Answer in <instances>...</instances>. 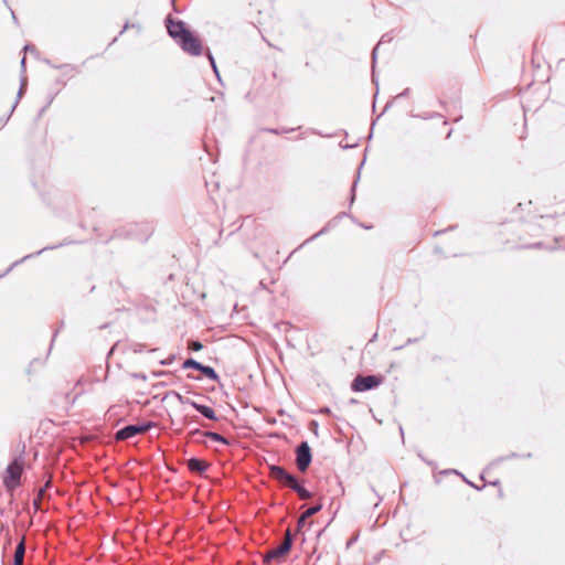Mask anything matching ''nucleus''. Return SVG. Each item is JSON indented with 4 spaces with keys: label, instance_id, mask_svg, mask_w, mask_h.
I'll list each match as a JSON object with an SVG mask.
<instances>
[{
    "label": "nucleus",
    "instance_id": "obj_1",
    "mask_svg": "<svg viewBox=\"0 0 565 565\" xmlns=\"http://www.w3.org/2000/svg\"><path fill=\"white\" fill-rule=\"evenodd\" d=\"M25 444H21V449L9 462L3 476V484L9 492H13L21 484V476L24 470Z\"/></svg>",
    "mask_w": 565,
    "mask_h": 565
},
{
    "label": "nucleus",
    "instance_id": "obj_2",
    "mask_svg": "<svg viewBox=\"0 0 565 565\" xmlns=\"http://www.w3.org/2000/svg\"><path fill=\"white\" fill-rule=\"evenodd\" d=\"M269 476L271 479L277 481L281 488H290L296 493L300 492L302 488H305L303 479L298 478L281 466L270 465Z\"/></svg>",
    "mask_w": 565,
    "mask_h": 565
},
{
    "label": "nucleus",
    "instance_id": "obj_3",
    "mask_svg": "<svg viewBox=\"0 0 565 565\" xmlns=\"http://www.w3.org/2000/svg\"><path fill=\"white\" fill-rule=\"evenodd\" d=\"M152 232L153 226L149 222L130 223L124 228L116 230L114 237H127L146 242L151 236Z\"/></svg>",
    "mask_w": 565,
    "mask_h": 565
},
{
    "label": "nucleus",
    "instance_id": "obj_4",
    "mask_svg": "<svg viewBox=\"0 0 565 565\" xmlns=\"http://www.w3.org/2000/svg\"><path fill=\"white\" fill-rule=\"evenodd\" d=\"M383 381L384 376L381 374L356 375L352 380L350 387L353 392L362 393L379 387Z\"/></svg>",
    "mask_w": 565,
    "mask_h": 565
},
{
    "label": "nucleus",
    "instance_id": "obj_5",
    "mask_svg": "<svg viewBox=\"0 0 565 565\" xmlns=\"http://www.w3.org/2000/svg\"><path fill=\"white\" fill-rule=\"evenodd\" d=\"M154 425L156 424L151 420L142 422L140 424L126 425L125 427L118 429L115 433V439L117 441L128 440L130 438H134L138 434H142L150 430L152 427H154Z\"/></svg>",
    "mask_w": 565,
    "mask_h": 565
},
{
    "label": "nucleus",
    "instance_id": "obj_6",
    "mask_svg": "<svg viewBox=\"0 0 565 565\" xmlns=\"http://www.w3.org/2000/svg\"><path fill=\"white\" fill-rule=\"evenodd\" d=\"M292 536L289 530L286 532L285 541L276 547L269 548L264 555V564L269 565L273 561L284 558L291 550Z\"/></svg>",
    "mask_w": 565,
    "mask_h": 565
},
{
    "label": "nucleus",
    "instance_id": "obj_7",
    "mask_svg": "<svg viewBox=\"0 0 565 565\" xmlns=\"http://www.w3.org/2000/svg\"><path fill=\"white\" fill-rule=\"evenodd\" d=\"M177 44L192 56H200L203 52L202 41L191 30Z\"/></svg>",
    "mask_w": 565,
    "mask_h": 565
},
{
    "label": "nucleus",
    "instance_id": "obj_8",
    "mask_svg": "<svg viewBox=\"0 0 565 565\" xmlns=\"http://www.w3.org/2000/svg\"><path fill=\"white\" fill-rule=\"evenodd\" d=\"M296 466L300 472H306L312 461V452L308 441L303 440L296 447Z\"/></svg>",
    "mask_w": 565,
    "mask_h": 565
},
{
    "label": "nucleus",
    "instance_id": "obj_9",
    "mask_svg": "<svg viewBox=\"0 0 565 565\" xmlns=\"http://www.w3.org/2000/svg\"><path fill=\"white\" fill-rule=\"evenodd\" d=\"M164 23L169 36L172 38L177 43L190 31L184 21L174 20L171 15L166 18Z\"/></svg>",
    "mask_w": 565,
    "mask_h": 565
},
{
    "label": "nucleus",
    "instance_id": "obj_10",
    "mask_svg": "<svg viewBox=\"0 0 565 565\" xmlns=\"http://www.w3.org/2000/svg\"><path fill=\"white\" fill-rule=\"evenodd\" d=\"M182 369L183 370L192 369V370L199 371L203 376H205L206 379H209L210 381H213V382L220 381V376H218L217 372L214 370V367H212L210 365H204L201 362H199L192 358L186 359L182 363Z\"/></svg>",
    "mask_w": 565,
    "mask_h": 565
},
{
    "label": "nucleus",
    "instance_id": "obj_11",
    "mask_svg": "<svg viewBox=\"0 0 565 565\" xmlns=\"http://www.w3.org/2000/svg\"><path fill=\"white\" fill-rule=\"evenodd\" d=\"M189 436L191 437V439H193L194 441H198V443H200V440L196 437L201 436V437L210 438L211 440L223 444V445H230V440L216 431H211V430L203 431L199 428H195V429H192L189 431Z\"/></svg>",
    "mask_w": 565,
    "mask_h": 565
},
{
    "label": "nucleus",
    "instance_id": "obj_12",
    "mask_svg": "<svg viewBox=\"0 0 565 565\" xmlns=\"http://www.w3.org/2000/svg\"><path fill=\"white\" fill-rule=\"evenodd\" d=\"M26 87H28V78L23 75L21 77L20 87H19L18 94H17V99H15L14 104L12 105L9 115L6 118H0V130L6 126L9 118L13 114L15 107L18 106L20 98H22L23 94L25 93Z\"/></svg>",
    "mask_w": 565,
    "mask_h": 565
},
{
    "label": "nucleus",
    "instance_id": "obj_13",
    "mask_svg": "<svg viewBox=\"0 0 565 565\" xmlns=\"http://www.w3.org/2000/svg\"><path fill=\"white\" fill-rule=\"evenodd\" d=\"M60 246H63V244H60ZM58 245H54V246H45L43 248H41L40 250L35 252V253H31V254H28L25 256H23L21 259L19 260H15L13 262L4 273L0 274V279L6 277L14 267H17L18 265L22 264L23 262H25L26 259H30V258H33V257H36L39 255H41L43 252L45 250H50V249H55L57 248Z\"/></svg>",
    "mask_w": 565,
    "mask_h": 565
},
{
    "label": "nucleus",
    "instance_id": "obj_14",
    "mask_svg": "<svg viewBox=\"0 0 565 565\" xmlns=\"http://www.w3.org/2000/svg\"><path fill=\"white\" fill-rule=\"evenodd\" d=\"M186 467L191 472L202 476L209 469L210 463L200 458L191 457L186 461Z\"/></svg>",
    "mask_w": 565,
    "mask_h": 565
},
{
    "label": "nucleus",
    "instance_id": "obj_15",
    "mask_svg": "<svg viewBox=\"0 0 565 565\" xmlns=\"http://www.w3.org/2000/svg\"><path fill=\"white\" fill-rule=\"evenodd\" d=\"M190 406H192L196 412H199L204 418L217 422L220 417L216 415L215 411L204 404L196 403L195 401H192L190 403Z\"/></svg>",
    "mask_w": 565,
    "mask_h": 565
},
{
    "label": "nucleus",
    "instance_id": "obj_16",
    "mask_svg": "<svg viewBox=\"0 0 565 565\" xmlns=\"http://www.w3.org/2000/svg\"><path fill=\"white\" fill-rule=\"evenodd\" d=\"M393 40V36L391 35V33H385L382 35V38L380 39L379 43L376 44V46L373 49L372 51V82L377 86V79L375 78V64H376V58H377V50L380 47V45L384 44V43H388Z\"/></svg>",
    "mask_w": 565,
    "mask_h": 565
},
{
    "label": "nucleus",
    "instance_id": "obj_17",
    "mask_svg": "<svg viewBox=\"0 0 565 565\" xmlns=\"http://www.w3.org/2000/svg\"><path fill=\"white\" fill-rule=\"evenodd\" d=\"M51 487H52V481H51V479H50V480H47V481L45 482V484H44L43 487H41V488L38 490V492H36V497H35V498H34V500H33V508H34V510H35V511L41 510V502H42V500L44 499L46 491H47Z\"/></svg>",
    "mask_w": 565,
    "mask_h": 565
},
{
    "label": "nucleus",
    "instance_id": "obj_18",
    "mask_svg": "<svg viewBox=\"0 0 565 565\" xmlns=\"http://www.w3.org/2000/svg\"><path fill=\"white\" fill-rule=\"evenodd\" d=\"M348 214L345 212H342L340 213L338 216L333 217L332 220H330L318 233H316L315 235H312L308 241H312L326 233H328L330 231V228L337 226L338 224V220L343 217V216H347Z\"/></svg>",
    "mask_w": 565,
    "mask_h": 565
},
{
    "label": "nucleus",
    "instance_id": "obj_19",
    "mask_svg": "<svg viewBox=\"0 0 565 565\" xmlns=\"http://www.w3.org/2000/svg\"><path fill=\"white\" fill-rule=\"evenodd\" d=\"M24 554H25V544H24V540H21L17 544L15 550H14L13 564L23 565Z\"/></svg>",
    "mask_w": 565,
    "mask_h": 565
},
{
    "label": "nucleus",
    "instance_id": "obj_20",
    "mask_svg": "<svg viewBox=\"0 0 565 565\" xmlns=\"http://www.w3.org/2000/svg\"><path fill=\"white\" fill-rule=\"evenodd\" d=\"M169 396H173L174 398H177L181 404H188L190 405V403H192L193 399H190L188 397H184L182 396L179 392L177 391H169L166 393V397H169Z\"/></svg>",
    "mask_w": 565,
    "mask_h": 565
},
{
    "label": "nucleus",
    "instance_id": "obj_21",
    "mask_svg": "<svg viewBox=\"0 0 565 565\" xmlns=\"http://www.w3.org/2000/svg\"><path fill=\"white\" fill-rule=\"evenodd\" d=\"M363 164H364V160L361 162L360 167L358 168L356 179L354 180L352 188H351L350 204H352L355 200V190H356L358 181L360 179V170Z\"/></svg>",
    "mask_w": 565,
    "mask_h": 565
},
{
    "label": "nucleus",
    "instance_id": "obj_22",
    "mask_svg": "<svg viewBox=\"0 0 565 565\" xmlns=\"http://www.w3.org/2000/svg\"><path fill=\"white\" fill-rule=\"evenodd\" d=\"M205 55L207 56V58L210 61V64H211V67H212L213 72H214V74L216 75L217 79L221 81L220 72H218V68L216 66V62H215V58H214L213 54L211 53L210 50H207L205 52Z\"/></svg>",
    "mask_w": 565,
    "mask_h": 565
},
{
    "label": "nucleus",
    "instance_id": "obj_23",
    "mask_svg": "<svg viewBox=\"0 0 565 565\" xmlns=\"http://www.w3.org/2000/svg\"><path fill=\"white\" fill-rule=\"evenodd\" d=\"M322 510V503H317L310 508H308L303 514H305V518H311L312 515L317 514L318 512H320Z\"/></svg>",
    "mask_w": 565,
    "mask_h": 565
},
{
    "label": "nucleus",
    "instance_id": "obj_24",
    "mask_svg": "<svg viewBox=\"0 0 565 565\" xmlns=\"http://www.w3.org/2000/svg\"><path fill=\"white\" fill-rule=\"evenodd\" d=\"M188 349L191 351H200L203 349V344L199 340H190L188 342Z\"/></svg>",
    "mask_w": 565,
    "mask_h": 565
},
{
    "label": "nucleus",
    "instance_id": "obj_25",
    "mask_svg": "<svg viewBox=\"0 0 565 565\" xmlns=\"http://www.w3.org/2000/svg\"><path fill=\"white\" fill-rule=\"evenodd\" d=\"M520 457H521V456H520L519 454H516V452H511L510 455H508V456H505V457H501V458H499V459H498V461H499V462H501V461H504V460H507V459H513V458H520ZM522 457H523V458H531V457H532V454H531V452H529V454H526V455H523Z\"/></svg>",
    "mask_w": 565,
    "mask_h": 565
},
{
    "label": "nucleus",
    "instance_id": "obj_26",
    "mask_svg": "<svg viewBox=\"0 0 565 565\" xmlns=\"http://www.w3.org/2000/svg\"><path fill=\"white\" fill-rule=\"evenodd\" d=\"M297 495L299 497V499L301 500H309L313 497V493L311 491H309L306 487L302 488V490L300 492L297 493Z\"/></svg>",
    "mask_w": 565,
    "mask_h": 565
},
{
    "label": "nucleus",
    "instance_id": "obj_27",
    "mask_svg": "<svg viewBox=\"0 0 565 565\" xmlns=\"http://www.w3.org/2000/svg\"><path fill=\"white\" fill-rule=\"evenodd\" d=\"M132 352L135 353H141L145 349V344L142 343H139V342H135L130 345Z\"/></svg>",
    "mask_w": 565,
    "mask_h": 565
},
{
    "label": "nucleus",
    "instance_id": "obj_28",
    "mask_svg": "<svg viewBox=\"0 0 565 565\" xmlns=\"http://www.w3.org/2000/svg\"><path fill=\"white\" fill-rule=\"evenodd\" d=\"M45 63L47 65H50L51 67L58 68V70H62V68H73L70 64L54 65V63H52L50 60H45Z\"/></svg>",
    "mask_w": 565,
    "mask_h": 565
},
{
    "label": "nucleus",
    "instance_id": "obj_29",
    "mask_svg": "<svg viewBox=\"0 0 565 565\" xmlns=\"http://www.w3.org/2000/svg\"><path fill=\"white\" fill-rule=\"evenodd\" d=\"M419 341V338H408L406 343L404 345H399V347H396L394 348V350H402L403 348H405L406 345H409V344H413V343H416Z\"/></svg>",
    "mask_w": 565,
    "mask_h": 565
},
{
    "label": "nucleus",
    "instance_id": "obj_30",
    "mask_svg": "<svg viewBox=\"0 0 565 565\" xmlns=\"http://www.w3.org/2000/svg\"><path fill=\"white\" fill-rule=\"evenodd\" d=\"M265 131L269 132V134H274V135H279V134H282V132H288V131H292L294 129H290V130H279L277 128H266L264 129Z\"/></svg>",
    "mask_w": 565,
    "mask_h": 565
},
{
    "label": "nucleus",
    "instance_id": "obj_31",
    "mask_svg": "<svg viewBox=\"0 0 565 565\" xmlns=\"http://www.w3.org/2000/svg\"><path fill=\"white\" fill-rule=\"evenodd\" d=\"M119 407H120L119 405H111V406L108 408V411H107V413H106V414H107L109 417H111V416H114V415H117V414H118V408H119Z\"/></svg>",
    "mask_w": 565,
    "mask_h": 565
},
{
    "label": "nucleus",
    "instance_id": "obj_32",
    "mask_svg": "<svg viewBox=\"0 0 565 565\" xmlns=\"http://www.w3.org/2000/svg\"><path fill=\"white\" fill-rule=\"evenodd\" d=\"M417 117H419V115ZM440 117H441V114H439V113H429L424 116H420V118H423V119H433V118H440Z\"/></svg>",
    "mask_w": 565,
    "mask_h": 565
},
{
    "label": "nucleus",
    "instance_id": "obj_33",
    "mask_svg": "<svg viewBox=\"0 0 565 565\" xmlns=\"http://www.w3.org/2000/svg\"><path fill=\"white\" fill-rule=\"evenodd\" d=\"M64 327V321L62 320L61 323H60V327L54 331L53 333V337H52V340H51V345H50V349L52 348L53 343H54V340L55 338L57 337L58 332L63 329Z\"/></svg>",
    "mask_w": 565,
    "mask_h": 565
},
{
    "label": "nucleus",
    "instance_id": "obj_34",
    "mask_svg": "<svg viewBox=\"0 0 565 565\" xmlns=\"http://www.w3.org/2000/svg\"><path fill=\"white\" fill-rule=\"evenodd\" d=\"M307 520H308V518H305L303 513L298 518L297 526L299 530L305 526V524L307 523Z\"/></svg>",
    "mask_w": 565,
    "mask_h": 565
},
{
    "label": "nucleus",
    "instance_id": "obj_35",
    "mask_svg": "<svg viewBox=\"0 0 565 565\" xmlns=\"http://www.w3.org/2000/svg\"><path fill=\"white\" fill-rule=\"evenodd\" d=\"M130 376L134 377V379H137V380H142V381L147 380V375L145 373H141V372L131 373Z\"/></svg>",
    "mask_w": 565,
    "mask_h": 565
},
{
    "label": "nucleus",
    "instance_id": "obj_36",
    "mask_svg": "<svg viewBox=\"0 0 565 565\" xmlns=\"http://www.w3.org/2000/svg\"><path fill=\"white\" fill-rule=\"evenodd\" d=\"M318 427H319L318 422H316V420H311V422L309 423V428H310V429H311L316 435H318Z\"/></svg>",
    "mask_w": 565,
    "mask_h": 565
},
{
    "label": "nucleus",
    "instance_id": "obj_37",
    "mask_svg": "<svg viewBox=\"0 0 565 565\" xmlns=\"http://www.w3.org/2000/svg\"><path fill=\"white\" fill-rule=\"evenodd\" d=\"M23 50H24L25 52H32V53H35V52H36L35 46H34V45H32V44H25V45H24V47H23Z\"/></svg>",
    "mask_w": 565,
    "mask_h": 565
},
{
    "label": "nucleus",
    "instance_id": "obj_38",
    "mask_svg": "<svg viewBox=\"0 0 565 565\" xmlns=\"http://www.w3.org/2000/svg\"><path fill=\"white\" fill-rule=\"evenodd\" d=\"M443 475H449V473H454V475H458V476H462L458 470L456 469H446L444 471H441Z\"/></svg>",
    "mask_w": 565,
    "mask_h": 565
},
{
    "label": "nucleus",
    "instance_id": "obj_39",
    "mask_svg": "<svg viewBox=\"0 0 565 565\" xmlns=\"http://www.w3.org/2000/svg\"><path fill=\"white\" fill-rule=\"evenodd\" d=\"M461 477H462V479L466 481V483H468L469 486L473 487L475 489H477V490H479V491H480V490H482V488H483V487H478V486H476L473 482H471V480H468V479H467V478H465L463 476H461Z\"/></svg>",
    "mask_w": 565,
    "mask_h": 565
},
{
    "label": "nucleus",
    "instance_id": "obj_40",
    "mask_svg": "<svg viewBox=\"0 0 565 565\" xmlns=\"http://www.w3.org/2000/svg\"><path fill=\"white\" fill-rule=\"evenodd\" d=\"M319 413L323 415H331V409L328 406H324L319 409Z\"/></svg>",
    "mask_w": 565,
    "mask_h": 565
},
{
    "label": "nucleus",
    "instance_id": "obj_41",
    "mask_svg": "<svg viewBox=\"0 0 565 565\" xmlns=\"http://www.w3.org/2000/svg\"><path fill=\"white\" fill-rule=\"evenodd\" d=\"M411 89L409 88H405L402 93H399L396 98H401V97H406L408 96Z\"/></svg>",
    "mask_w": 565,
    "mask_h": 565
},
{
    "label": "nucleus",
    "instance_id": "obj_42",
    "mask_svg": "<svg viewBox=\"0 0 565 565\" xmlns=\"http://www.w3.org/2000/svg\"><path fill=\"white\" fill-rule=\"evenodd\" d=\"M172 361H173V356H170V358H168L167 360H162V361H160V364H161V365H169V364H171V363H172Z\"/></svg>",
    "mask_w": 565,
    "mask_h": 565
},
{
    "label": "nucleus",
    "instance_id": "obj_43",
    "mask_svg": "<svg viewBox=\"0 0 565 565\" xmlns=\"http://www.w3.org/2000/svg\"><path fill=\"white\" fill-rule=\"evenodd\" d=\"M169 372L167 371H158V372H152V375L156 376V377H159V376H162V375H168Z\"/></svg>",
    "mask_w": 565,
    "mask_h": 565
},
{
    "label": "nucleus",
    "instance_id": "obj_44",
    "mask_svg": "<svg viewBox=\"0 0 565 565\" xmlns=\"http://www.w3.org/2000/svg\"><path fill=\"white\" fill-rule=\"evenodd\" d=\"M21 71H22V73L25 72V57H22V60H21Z\"/></svg>",
    "mask_w": 565,
    "mask_h": 565
},
{
    "label": "nucleus",
    "instance_id": "obj_45",
    "mask_svg": "<svg viewBox=\"0 0 565 565\" xmlns=\"http://www.w3.org/2000/svg\"><path fill=\"white\" fill-rule=\"evenodd\" d=\"M392 103H393L392 100L386 103V105H385V107H384V109H383L381 115H383L392 106Z\"/></svg>",
    "mask_w": 565,
    "mask_h": 565
},
{
    "label": "nucleus",
    "instance_id": "obj_46",
    "mask_svg": "<svg viewBox=\"0 0 565 565\" xmlns=\"http://www.w3.org/2000/svg\"><path fill=\"white\" fill-rule=\"evenodd\" d=\"M542 246H543L542 242H537V243H534L533 245H531V247H534V248H541Z\"/></svg>",
    "mask_w": 565,
    "mask_h": 565
},
{
    "label": "nucleus",
    "instance_id": "obj_47",
    "mask_svg": "<svg viewBox=\"0 0 565 565\" xmlns=\"http://www.w3.org/2000/svg\"><path fill=\"white\" fill-rule=\"evenodd\" d=\"M129 26H130V24L127 22V23L124 25L122 30L120 31V34H122L127 29H129Z\"/></svg>",
    "mask_w": 565,
    "mask_h": 565
},
{
    "label": "nucleus",
    "instance_id": "obj_48",
    "mask_svg": "<svg viewBox=\"0 0 565 565\" xmlns=\"http://www.w3.org/2000/svg\"><path fill=\"white\" fill-rule=\"evenodd\" d=\"M340 147H341L342 149H349V148H352L353 146H351V145H347V143H343V145H342V143H340Z\"/></svg>",
    "mask_w": 565,
    "mask_h": 565
},
{
    "label": "nucleus",
    "instance_id": "obj_49",
    "mask_svg": "<svg viewBox=\"0 0 565 565\" xmlns=\"http://www.w3.org/2000/svg\"><path fill=\"white\" fill-rule=\"evenodd\" d=\"M116 344L109 350L107 358H109L115 351Z\"/></svg>",
    "mask_w": 565,
    "mask_h": 565
},
{
    "label": "nucleus",
    "instance_id": "obj_50",
    "mask_svg": "<svg viewBox=\"0 0 565 565\" xmlns=\"http://www.w3.org/2000/svg\"><path fill=\"white\" fill-rule=\"evenodd\" d=\"M11 14H12V18H13L14 22H17L18 19H17V17H15V14H14V12L12 10H11Z\"/></svg>",
    "mask_w": 565,
    "mask_h": 565
},
{
    "label": "nucleus",
    "instance_id": "obj_51",
    "mask_svg": "<svg viewBox=\"0 0 565 565\" xmlns=\"http://www.w3.org/2000/svg\"><path fill=\"white\" fill-rule=\"evenodd\" d=\"M491 484L498 486L499 484V480H495V481L491 482Z\"/></svg>",
    "mask_w": 565,
    "mask_h": 565
},
{
    "label": "nucleus",
    "instance_id": "obj_52",
    "mask_svg": "<svg viewBox=\"0 0 565 565\" xmlns=\"http://www.w3.org/2000/svg\"><path fill=\"white\" fill-rule=\"evenodd\" d=\"M376 337H377V333H375V334L372 337L371 341L376 340Z\"/></svg>",
    "mask_w": 565,
    "mask_h": 565
},
{
    "label": "nucleus",
    "instance_id": "obj_53",
    "mask_svg": "<svg viewBox=\"0 0 565 565\" xmlns=\"http://www.w3.org/2000/svg\"><path fill=\"white\" fill-rule=\"evenodd\" d=\"M192 420H193V422H196V423L199 422V419H198V417H196V416H194V417L192 418Z\"/></svg>",
    "mask_w": 565,
    "mask_h": 565
}]
</instances>
